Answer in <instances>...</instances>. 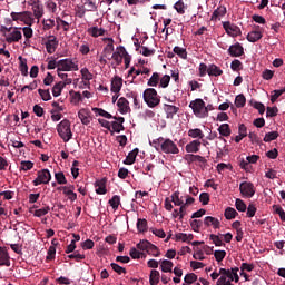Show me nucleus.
I'll return each instance as SVG.
<instances>
[{
    "label": "nucleus",
    "instance_id": "f257e3e1",
    "mask_svg": "<svg viewBox=\"0 0 285 285\" xmlns=\"http://www.w3.org/2000/svg\"><path fill=\"white\" fill-rule=\"evenodd\" d=\"M142 99L148 108H157L161 104V97L155 88H147L142 94Z\"/></svg>",
    "mask_w": 285,
    "mask_h": 285
},
{
    "label": "nucleus",
    "instance_id": "f03ea898",
    "mask_svg": "<svg viewBox=\"0 0 285 285\" xmlns=\"http://www.w3.org/2000/svg\"><path fill=\"white\" fill-rule=\"evenodd\" d=\"M189 108H191L194 115H196L199 119L208 117V108H206V102H204L202 98L190 101Z\"/></svg>",
    "mask_w": 285,
    "mask_h": 285
},
{
    "label": "nucleus",
    "instance_id": "7ed1b4c3",
    "mask_svg": "<svg viewBox=\"0 0 285 285\" xmlns=\"http://www.w3.org/2000/svg\"><path fill=\"white\" fill-rule=\"evenodd\" d=\"M57 132L59 137L68 144L72 139V129L70 128V120L63 119L57 125Z\"/></svg>",
    "mask_w": 285,
    "mask_h": 285
},
{
    "label": "nucleus",
    "instance_id": "20e7f679",
    "mask_svg": "<svg viewBox=\"0 0 285 285\" xmlns=\"http://www.w3.org/2000/svg\"><path fill=\"white\" fill-rule=\"evenodd\" d=\"M79 65L75 63L72 59H62L58 61L57 72H77Z\"/></svg>",
    "mask_w": 285,
    "mask_h": 285
},
{
    "label": "nucleus",
    "instance_id": "39448f33",
    "mask_svg": "<svg viewBox=\"0 0 285 285\" xmlns=\"http://www.w3.org/2000/svg\"><path fill=\"white\" fill-rule=\"evenodd\" d=\"M161 153L165 155H179V147L169 138H164L161 142Z\"/></svg>",
    "mask_w": 285,
    "mask_h": 285
},
{
    "label": "nucleus",
    "instance_id": "423d86ee",
    "mask_svg": "<svg viewBox=\"0 0 285 285\" xmlns=\"http://www.w3.org/2000/svg\"><path fill=\"white\" fill-rule=\"evenodd\" d=\"M239 267H232L230 269L220 268L219 275L220 277H225L226 279H229L230 282H235L236 284L239 282Z\"/></svg>",
    "mask_w": 285,
    "mask_h": 285
},
{
    "label": "nucleus",
    "instance_id": "0eeeda50",
    "mask_svg": "<svg viewBox=\"0 0 285 285\" xmlns=\"http://www.w3.org/2000/svg\"><path fill=\"white\" fill-rule=\"evenodd\" d=\"M52 175L48 169H41L37 173V178L32 181L33 186H41V184H50Z\"/></svg>",
    "mask_w": 285,
    "mask_h": 285
},
{
    "label": "nucleus",
    "instance_id": "6e6552de",
    "mask_svg": "<svg viewBox=\"0 0 285 285\" xmlns=\"http://www.w3.org/2000/svg\"><path fill=\"white\" fill-rule=\"evenodd\" d=\"M240 195L243 197H246L247 199H250L252 197H255V185L250 181H243L239 185Z\"/></svg>",
    "mask_w": 285,
    "mask_h": 285
},
{
    "label": "nucleus",
    "instance_id": "1a4fd4ad",
    "mask_svg": "<svg viewBox=\"0 0 285 285\" xmlns=\"http://www.w3.org/2000/svg\"><path fill=\"white\" fill-rule=\"evenodd\" d=\"M4 39L7 43H19L23 39V35L14 27L10 33H4Z\"/></svg>",
    "mask_w": 285,
    "mask_h": 285
},
{
    "label": "nucleus",
    "instance_id": "9d476101",
    "mask_svg": "<svg viewBox=\"0 0 285 285\" xmlns=\"http://www.w3.org/2000/svg\"><path fill=\"white\" fill-rule=\"evenodd\" d=\"M12 21H30L32 19V12L22 11V12H11Z\"/></svg>",
    "mask_w": 285,
    "mask_h": 285
},
{
    "label": "nucleus",
    "instance_id": "9b49d317",
    "mask_svg": "<svg viewBox=\"0 0 285 285\" xmlns=\"http://www.w3.org/2000/svg\"><path fill=\"white\" fill-rule=\"evenodd\" d=\"M224 30L229 35V37H239V27L229 21L223 23Z\"/></svg>",
    "mask_w": 285,
    "mask_h": 285
},
{
    "label": "nucleus",
    "instance_id": "f8f14e48",
    "mask_svg": "<svg viewBox=\"0 0 285 285\" xmlns=\"http://www.w3.org/2000/svg\"><path fill=\"white\" fill-rule=\"evenodd\" d=\"M262 37H264V35L262 33V27L256 26L255 30L250 31L247 35V41H249L250 43H255V42L259 41V39H262Z\"/></svg>",
    "mask_w": 285,
    "mask_h": 285
},
{
    "label": "nucleus",
    "instance_id": "ddd939ff",
    "mask_svg": "<svg viewBox=\"0 0 285 285\" xmlns=\"http://www.w3.org/2000/svg\"><path fill=\"white\" fill-rule=\"evenodd\" d=\"M45 46L48 55H55L57 46H59V41H57V37L50 36V39L45 42Z\"/></svg>",
    "mask_w": 285,
    "mask_h": 285
},
{
    "label": "nucleus",
    "instance_id": "4468645a",
    "mask_svg": "<svg viewBox=\"0 0 285 285\" xmlns=\"http://www.w3.org/2000/svg\"><path fill=\"white\" fill-rule=\"evenodd\" d=\"M33 14L36 19H41L43 17V4L39 0H33L31 2Z\"/></svg>",
    "mask_w": 285,
    "mask_h": 285
},
{
    "label": "nucleus",
    "instance_id": "2eb2a0df",
    "mask_svg": "<svg viewBox=\"0 0 285 285\" xmlns=\"http://www.w3.org/2000/svg\"><path fill=\"white\" fill-rule=\"evenodd\" d=\"M124 86V79L119 76H116L111 80V92L115 95L121 92V87Z\"/></svg>",
    "mask_w": 285,
    "mask_h": 285
},
{
    "label": "nucleus",
    "instance_id": "dca6fc26",
    "mask_svg": "<svg viewBox=\"0 0 285 285\" xmlns=\"http://www.w3.org/2000/svg\"><path fill=\"white\" fill-rule=\"evenodd\" d=\"M164 110L166 112V119H175V115H177V112H179V107L165 104Z\"/></svg>",
    "mask_w": 285,
    "mask_h": 285
},
{
    "label": "nucleus",
    "instance_id": "f3484780",
    "mask_svg": "<svg viewBox=\"0 0 285 285\" xmlns=\"http://www.w3.org/2000/svg\"><path fill=\"white\" fill-rule=\"evenodd\" d=\"M228 53L230 57H242L244 55V47L239 42H236L229 47Z\"/></svg>",
    "mask_w": 285,
    "mask_h": 285
},
{
    "label": "nucleus",
    "instance_id": "a211bd4d",
    "mask_svg": "<svg viewBox=\"0 0 285 285\" xmlns=\"http://www.w3.org/2000/svg\"><path fill=\"white\" fill-rule=\"evenodd\" d=\"M117 106H118L119 112H121V115H127V112L130 111V102H128V99H126L124 97L118 99Z\"/></svg>",
    "mask_w": 285,
    "mask_h": 285
},
{
    "label": "nucleus",
    "instance_id": "6ab92c4d",
    "mask_svg": "<svg viewBox=\"0 0 285 285\" xmlns=\"http://www.w3.org/2000/svg\"><path fill=\"white\" fill-rule=\"evenodd\" d=\"M218 132H219V135H220V136L218 137V139H220V141H225V144H226V140H225L224 137H230V134H232L233 131L230 130V125H228V124H223V125L219 126Z\"/></svg>",
    "mask_w": 285,
    "mask_h": 285
},
{
    "label": "nucleus",
    "instance_id": "aec40b11",
    "mask_svg": "<svg viewBox=\"0 0 285 285\" xmlns=\"http://www.w3.org/2000/svg\"><path fill=\"white\" fill-rule=\"evenodd\" d=\"M0 266H10V254L4 247H0Z\"/></svg>",
    "mask_w": 285,
    "mask_h": 285
},
{
    "label": "nucleus",
    "instance_id": "412c9836",
    "mask_svg": "<svg viewBox=\"0 0 285 285\" xmlns=\"http://www.w3.org/2000/svg\"><path fill=\"white\" fill-rule=\"evenodd\" d=\"M78 117L83 124V126H88L90 124V111L86 108H82L78 111Z\"/></svg>",
    "mask_w": 285,
    "mask_h": 285
},
{
    "label": "nucleus",
    "instance_id": "4be33fe9",
    "mask_svg": "<svg viewBox=\"0 0 285 285\" xmlns=\"http://www.w3.org/2000/svg\"><path fill=\"white\" fill-rule=\"evenodd\" d=\"M203 224L207 227L213 226V228H219V226H222V223L219 222V219L213 217V216H207L205 217Z\"/></svg>",
    "mask_w": 285,
    "mask_h": 285
},
{
    "label": "nucleus",
    "instance_id": "5701e85b",
    "mask_svg": "<svg viewBox=\"0 0 285 285\" xmlns=\"http://www.w3.org/2000/svg\"><path fill=\"white\" fill-rule=\"evenodd\" d=\"M200 146H202V141L193 140L186 145L185 150L186 153H199Z\"/></svg>",
    "mask_w": 285,
    "mask_h": 285
},
{
    "label": "nucleus",
    "instance_id": "b1692460",
    "mask_svg": "<svg viewBox=\"0 0 285 285\" xmlns=\"http://www.w3.org/2000/svg\"><path fill=\"white\" fill-rule=\"evenodd\" d=\"M137 155H139V149L135 148L127 155L126 159L124 160V164H126L127 166H132V164L137 159Z\"/></svg>",
    "mask_w": 285,
    "mask_h": 285
},
{
    "label": "nucleus",
    "instance_id": "393cba45",
    "mask_svg": "<svg viewBox=\"0 0 285 285\" xmlns=\"http://www.w3.org/2000/svg\"><path fill=\"white\" fill-rule=\"evenodd\" d=\"M186 161H188L189 164H194V161H198L199 164H206V158L204 156L200 155H194V154H188L185 157Z\"/></svg>",
    "mask_w": 285,
    "mask_h": 285
},
{
    "label": "nucleus",
    "instance_id": "a878e982",
    "mask_svg": "<svg viewBox=\"0 0 285 285\" xmlns=\"http://www.w3.org/2000/svg\"><path fill=\"white\" fill-rule=\"evenodd\" d=\"M226 16V7L220 6L217 9L214 10L213 14H212V21H217L222 19V17Z\"/></svg>",
    "mask_w": 285,
    "mask_h": 285
},
{
    "label": "nucleus",
    "instance_id": "bb28decb",
    "mask_svg": "<svg viewBox=\"0 0 285 285\" xmlns=\"http://www.w3.org/2000/svg\"><path fill=\"white\" fill-rule=\"evenodd\" d=\"M96 193L97 195H106L108 189H106V178L96 181Z\"/></svg>",
    "mask_w": 285,
    "mask_h": 285
},
{
    "label": "nucleus",
    "instance_id": "cd10ccee",
    "mask_svg": "<svg viewBox=\"0 0 285 285\" xmlns=\"http://www.w3.org/2000/svg\"><path fill=\"white\" fill-rule=\"evenodd\" d=\"M88 35H90L91 37H104V35H106V29L104 28H99V27H91L87 30Z\"/></svg>",
    "mask_w": 285,
    "mask_h": 285
},
{
    "label": "nucleus",
    "instance_id": "c85d7f7f",
    "mask_svg": "<svg viewBox=\"0 0 285 285\" xmlns=\"http://www.w3.org/2000/svg\"><path fill=\"white\" fill-rule=\"evenodd\" d=\"M82 2L87 7L88 12H97L99 0H82Z\"/></svg>",
    "mask_w": 285,
    "mask_h": 285
},
{
    "label": "nucleus",
    "instance_id": "c756f323",
    "mask_svg": "<svg viewBox=\"0 0 285 285\" xmlns=\"http://www.w3.org/2000/svg\"><path fill=\"white\" fill-rule=\"evenodd\" d=\"M207 75H209V77H222V75H224V71L216 65H210L208 67Z\"/></svg>",
    "mask_w": 285,
    "mask_h": 285
},
{
    "label": "nucleus",
    "instance_id": "7c9ffc66",
    "mask_svg": "<svg viewBox=\"0 0 285 285\" xmlns=\"http://www.w3.org/2000/svg\"><path fill=\"white\" fill-rule=\"evenodd\" d=\"M160 79H161V76L158 72H154L149 78L147 86L151 88H157V86H159Z\"/></svg>",
    "mask_w": 285,
    "mask_h": 285
},
{
    "label": "nucleus",
    "instance_id": "2f4dec72",
    "mask_svg": "<svg viewBox=\"0 0 285 285\" xmlns=\"http://www.w3.org/2000/svg\"><path fill=\"white\" fill-rule=\"evenodd\" d=\"M80 75L82 77V80L85 81V86H90L89 81H92V73L90 72V70H88V68H82L80 70Z\"/></svg>",
    "mask_w": 285,
    "mask_h": 285
},
{
    "label": "nucleus",
    "instance_id": "473e14b6",
    "mask_svg": "<svg viewBox=\"0 0 285 285\" xmlns=\"http://www.w3.org/2000/svg\"><path fill=\"white\" fill-rule=\"evenodd\" d=\"M159 279H161V274H159V271L153 269L149 275V284L157 285L159 284Z\"/></svg>",
    "mask_w": 285,
    "mask_h": 285
},
{
    "label": "nucleus",
    "instance_id": "72a5a7b5",
    "mask_svg": "<svg viewBox=\"0 0 285 285\" xmlns=\"http://www.w3.org/2000/svg\"><path fill=\"white\" fill-rule=\"evenodd\" d=\"M174 9L176 10V12L178 14H186V10L188 9V6L186 3H184V0H178L174 4Z\"/></svg>",
    "mask_w": 285,
    "mask_h": 285
},
{
    "label": "nucleus",
    "instance_id": "f704fd0d",
    "mask_svg": "<svg viewBox=\"0 0 285 285\" xmlns=\"http://www.w3.org/2000/svg\"><path fill=\"white\" fill-rule=\"evenodd\" d=\"M137 230L138 233H148V220L146 218H138Z\"/></svg>",
    "mask_w": 285,
    "mask_h": 285
},
{
    "label": "nucleus",
    "instance_id": "c9c22d12",
    "mask_svg": "<svg viewBox=\"0 0 285 285\" xmlns=\"http://www.w3.org/2000/svg\"><path fill=\"white\" fill-rule=\"evenodd\" d=\"M118 50H120V52L122 55V58H124V61H125V68L126 69L130 68L131 57L128 53V51H126V48L124 46H120V47H118Z\"/></svg>",
    "mask_w": 285,
    "mask_h": 285
},
{
    "label": "nucleus",
    "instance_id": "e433bc0d",
    "mask_svg": "<svg viewBox=\"0 0 285 285\" xmlns=\"http://www.w3.org/2000/svg\"><path fill=\"white\" fill-rule=\"evenodd\" d=\"M193 239H194L193 234H185V233L176 234V242H186L187 244H190Z\"/></svg>",
    "mask_w": 285,
    "mask_h": 285
},
{
    "label": "nucleus",
    "instance_id": "4c0bfd02",
    "mask_svg": "<svg viewBox=\"0 0 285 285\" xmlns=\"http://www.w3.org/2000/svg\"><path fill=\"white\" fill-rule=\"evenodd\" d=\"M20 66L19 70L23 77H28V60L23 59V57H19Z\"/></svg>",
    "mask_w": 285,
    "mask_h": 285
},
{
    "label": "nucleus",
    "instance_id": "58836bf2",
    "mask_svg": "<svg viewBox=\"0 0 285 285\" xmlns=\"http://www.w3.org/2000/svg\"><path fill=\"white\" fill-rule=\"evenodd\" d=\"M173 266L174 264L171 261H168V259L161 261L160 268L163 273H173Z\"/></svg>",
    "mask_w": 285,
    "mask_h": 285
},
{
    "label": "nucleus",
    "instance_id": "ea45409f",
    "mask_svg": "<svg viewBox=\"0 0 285 285\" xmlns=\"http://www.w3.org/2000/svg\"><path fill=\"white\" fill-rule=\"evenodd\" d=\"M91 110L96 116L99 115L100 117H105V119H112V115L102 108L94 107Z\"/></svg>",
    "mask_w": 285,
    "mask_h": 285
},
{
    "label": "nucleus",
    "instance_id": "a19ab883",
    "mask_svg": "<svg viewBox=\"0 0 285 285\" xmlns=\"http://www.w3.org/2000/svg\"><path fill=\"white\" fill-rule=\"evenodd\" d=\"M188 137H191L193 139H203L204 131H202V129H199V128L189 129L188 130Z\"/></svg>",
    "mask_w": 285,
    "mask_h": 285
},
{
    "label": "nucleus",
    "instance_id": "79ce46f5",
    "mask_svg": "<svg viewBox=\"0 0 285 285\" xmlns=\"http://www.w3.org/2000/svg\"><path fill=\"white\" fill-rule=\"evenodd\" d=\"M35 168V163L30 160H22L20 163L19 170H23L24 173H28V170H32Z\"/></svg>",
    "mask_w": 285,
    "mask_h": 285
},
{
    "label": "nucleus",
    "instance_id": "37998d69",
    "mask_svg": "<svg viewBox=\"0 0 285 285\" xmlns=\"http://www.w3.org/2000/svg\"><path fill=\"white\" fill-rule=\"evenodd\" d=\"M66 87V83H63L62 81L56 83L52 88V95L53 97H59L61 96V91L63 90V88Z\"/></svg>",
    "mask_w": 285,
    "mask_h": 285
},
{
    "label": "nucleus",
    "instance_id": "c03bdc74",
    "mask_svg": "<svg viewBox=\"0 0 285 285\" xmlns=\"http://www.w3.org/2000/svg\"><path fill=\"white\" fill-rule=\"evenodd\" d=\"M277 137H279V132L271 131L265 135L263 141H265V144H271V141H275V139H277Z\"/></svg>",
    "mask_w": 285,
    "mask_h": 285
},
{
    "label": "nucleus",
    "instance_id": "a18cd8bd",
    "mask_svg": "<svg viewBox=\"0 0 285 285\" xmlns=\"http://www.w3.org/2000/svg\"><path fill=\"white\" fill-rule=\"evenodd\" d=\"M107 41H109L107 43V46L104 48V52L105 55H111L112 52H115V40H112V38H108Z\"/></svg>",
    "mask_w": 285,
    "mask_h": 285
},
{
    "label": "nucleus",
    "instance_id": "49530a36",
    "mask_svg": "<svg viewBox=\"0 0 285 285\" xmlns=\"http://www.w3.org/2000/svg\"><path fill=\"white\" fill-rule=\"evenodd\" d=\"M174 52H175V55L180 57V59H188V51H186L185 48L176 46V47H174Z\"/></svg>",
    "mask_w": 285,
    "mask_h": 285
},
{
    "label": "nucleus",
    "instance_id": "de8ad7c7",
    "mask_svg": "<svg viewBox=\"0 0 285 285\" xmlns=\"http://www.w3.org/2000/svg\"><path fill=\"white\" fill-rule=\"evenodd\" d=\"M153 243L144 239V240H140L136 247L138 248V250H145L146 253H148L150 246H151Z\"/></svg>",
    "mask_w": 285,
    "mask_h": 285
},
{
    "label": "nucleus",
    "instance_id": "09e8293b",
    "mask_svg": "<svg viewBox=\"0 0 285 285\" xmlns=\"http://www.w3.org/2000/svg\"><path fill=\"white\" fill-rule=\"evenodd\" d=\"M235 106L236 108H244V106H246V97L244 94L236 96Z\"/></svg>",
    "mask_w": 285,
    "mask_h": 285
},
{
    "label": "nucleus",
    "instance_id": "8fccbe9b",
    "mask_svg": "<svg viewBox=\"0 0 285 285\" xmlns=\"http://www.w3.org/2000/svg\"><path fill=\"white\" fill-rule=\"evenodd\" d=\"M119 204H121V197L118 195L112 196L111 199H109V205L111 206V208H114L115 210H117L119 208Z\"/></svg>",
    "mask_w": 285,
    "mask_h": 285
},
{
    "label": "nucleus",
    "instance_id": "3c124183",
    "mask_svg": "<svg viewBox=\"0 0 285 285\" xmlns=\"http://www.w3.org/2000/svg\"><path fill=\"white\" fill-rule=\"evenodd\" d=\"M38 94L40 95L42 101H50L52 96L50 95V89H39Z\"/></svg>",
    "mask_w": 285,
    "mask_h": 285
},
{
    "label": "nucleus",
    "instance_id": "603ef678",
    "mask_svg": "<svg viewBox=\"0 0 285 285\" xmlns=\"http://www.w3.org/2000/svg\"><path fill=\"white\" fill-rule=\"evenodd\" d=\"M55 179H56L57 184H60V186L68 184V179H66V175H63V171L56 173Z\"/></svg>",
    "mask_w": 285,
    "mask_h": 285
},
{
    "label": "nucleus",
    "instance_id": "864d4df0",
    "mask_svg": "<svg viewBox=\"0 0 285 285\" xmlns=\"http://www.w3.org/2000/svg\"><path fill=\"white\" fill-rule=\"evenodd\" d=\"M56 23H58L57 26V30H59V26H62V30L65 32H68V30H70V23H68L66 20L61 19V18H56Z\"/></svg>",
    "mask_w": 285,
    "mask_h": 285
},
{
    "label": "nucleus",
    "instance_id": "5fc2aeb1",
    "mask_svg": "<svg viewBox=\"0 0 285 285\" xmlns=\"http://www.w3.org/2000/svg\"><path fill=\"white\" fill-rule=\"evenodd\" d=\"M111 59L116 61L117 66H121V62L124 61V53H121V50L118 49V51L111 55Z\"/></svg>",
    "mask_w": 285,
    "mask_h": 285
},
{
    "label": "nucleus",
    "instance_id": "6e6d98bb",
    "mask_svg": "<svg viewBox=\"0 0 285 285\" xmlns=\"http://www.w3.org/2000/svg\"><path fill=\"white\" fill-rule=\"evenodd\" d=\"M237 215H238L237 210H235V208H233V207H227L225 209L226 219H235V217H237Z\"/></svg>",
    "mask_w": 285,
    "mask_h": 285
},
{
    "label": "nucleus",
    "instance_id": "4d7b16f0",
    "mask_svg": "<svg viewBox=\"0 0 285 285\" xmlns=\"http://www.w3.org/2000/svg\"><path fill=\"white\" fill-rule=\"evenodd\" d=\"M148 255H151L153 257H159L161 255V252L159 250V247L155 244H151L148 249Z\"/></svg>",
    "mask_w": 285,
    "mask_h": 285
},
{
    "label": "nucleus",
    "instance_id": "13d9d810",
    "mask_svg": "<svg viewBox=\"0 0 285 285\" xmlns=\"http://www.w3.org/2000/svg\"><path fill=\"white\" fill-rule=\"evenodd\" d=\"M235 206L239 213H246V210H247L246 203H244V200H242V198L236 199Z\"/></svg>",
    "mask_w": 285,
    "mask_h": 285
},
{
    "label": "nucleus",
    "instance_id": "bf43d9fd",
    "mask_svg": "<svg viewBox=\"0 0 285 285\" xmlns=\"http://www.w3.org/2000/svg\"><path fill=\"white\" fill-rule=\"evenodd\" d=\"M171 202L173 204H175L176 206H180L181 204H184V197H179V191H175L171 195Z\"/></svg>",
    "mask_w": 285,
    "mask_h": 285
},
{
    "label": "nucleus",
    "instance_id": "052dcab7",
    "mask_svg": "<svg viewBox=\"0 0 285 285\" xmlns=\"http://www.w3.org/2000/svg\"><path fill=\"white\" fill-rule=\"evenodd\" d=\"M274 95L271 96V101L272 104H275V101H277V99H279V97H282L285 92V87L278 90H274L273 91Z\"/></svg>",
    "mask_w": 285,
    "mask_h": 285
},
{
    "label": "nucleus",
    "instance_id": "680f3d73",
    "mask_svg": "<svg viewBox=\"0 0 285 285\" xmlns=\"http://www.w3.org/2000/svg\"><path fill=\"white\" fill-rule=\"evenodd\" d=\"M110 266H111L112 271H115V273H117L118 275H126V273H127L126 268L121 267L117 263H111Z\"/></svg>",
    "mask_w": 285,
    "mask_h": 285
},
{
    "label": "nucleus",
    "instance_id": "e2e57ef3",
    "mask_svg": "<svg viewBox=\"0 0 285 285\" xmlns=\"http://www.w3.org/2000/svg\"><path fill=\"white\" fill-rule=\"evenodd\" d=\"M164 142V137H159L158 139H154L150 144L155 150L159 153L161 150V144Z\"/></svg>",
    "mask_w": 285,
    "mask_h": 285
},
{
    "label": "nucleus",
    "instance_id": "0e129e2a",
    "mask_svg": "<svg viewBox=\"0 0 285 285\" xmlns=\"http://www.w3.org/2000/svg\"><path fill=\"white\" fill-rule=\"evenodd\" d=\"M190 226L195 233H199V228L204 226V222L199 219H194V220H190Z\"/></svg>",
    "mask_w": 285,
    "mask_h": 285
},
{
    "label": "nucleus",
    "instance_id": "69168bd1",
    "mask_svg": "<svg viewBox=\"0 0 285 285\" xmlns=\"http://www.w3.org/2000/svg\"><path fill=\"white\" fill-rule=\"evenodd\" d=\"M67 259H76L77 262H81V259H86V255L79 254V252H73L67 256Z\"/></svg>",
    "mask_w": 285,
    "mask_h": 285
},
{
    "label": "nucleus",
    "instance_id": "338daca9",
    "mask_svg": "<svg viewBox=\"0 0 285 285\" xmlns=\"http://www.w3.org/2000/svg\"><path fill=\"white\" fill-rule=\"evenodd\" d=\"M63 195H67L70 202H76L77 199V193L72 191L71 189H68V187H63Z\"/></svg>",
    "mask_w": 285,
    "mask_h": 285
},
{
    "label": "nucleus",
    "instance_id": "774afa93",
    "mask_svg": "<svg viewBox=\"0 0 285 285\" xmlns=\"http://www.w3.org/2000/svg\"><path fill=\"white\" fill-rule=\"evenodd\" d=\"M185 284H195L197 282V276L195 273H189L184 277Z\"/></svg>",
    "mask_w": 285,
    "mask_h": 285
}]
</instances>
